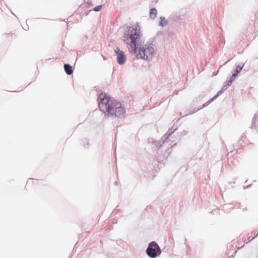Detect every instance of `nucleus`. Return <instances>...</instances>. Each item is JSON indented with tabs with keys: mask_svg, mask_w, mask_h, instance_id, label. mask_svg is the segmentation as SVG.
Instances as JSON below:
<instances>
[{
	"mask_svg": "<svg viewBox=\"0 0 258 258\" xmlns=\"http://www.w3.org/2000/svg\"><path fill=\"white\" fill-rule=\"evenodd\" d=\"M140 37V30L136 26L129 28L127 33L123 36V41L127 45L130 52L134 53L137 58L146 60L152 58L155 53L153 44L138 42Z\"/></svg>",
	"mask_w": 258,
	"mask_h": 258,
	"instance_id": "nucleus-1",
	"label": "nucleus"
},
{
	"mask_svg": "<svg viewBox=\"0 0 258 258\" xmlns=\"http://www.w3.org/2000/svg\"><path fill=\"white\" fill-rule=\"evenodd\" d=\"M99 107L105 115L108 116L119 117L123 115L125 112L120 102L105 94L101 98Z\"/></svg>",
	"mask_w": 258,
	"mask_h": 258,
	"instance_id": "nucleus-2",
	"label": "nucleus"
},
{
	"mask_svg": "<svg viewBox=\"0 0 258 258\" xmlns=\"http://www.w3.org/2000/svg\"><path fill=\"white\" fill-rule=\"evenodd\" d=\"M146 252L150 257H155L160 254L161 250L158 244L153 241L149 243Z\"/></svg>",
	"mask_w": 258,
	"mask_h": 258,
	"instance_id": "nucleus-3",
	"label": "nucleus"
},
{
	"mask_svg": "<svg viewBox=\"0 0 258 258\" xmlns=\"http://www.w3.org/2000/svg\"><path fill=\"white\" fill-rule=\"evenodd\" d=\"M114 52L117 56V62L120 64H123L126 59L124 52L117 47L114 49Z\"/></svg>",
	"mask_w": 258,
	"mask_h": 258,
	"instance_id": "nucleus-4",
	"label": "nucleus"
},
{
	"mask_svg": "<svg viewBox=\"0 0 258 258\" xmlns=\"http://www.w3.org/2000/svg\"><path fill=\"white\" fill-rule=\"evenodd\" d=\"M242 69V67H240L239 66H238L237 68H236V70L235 71V72L233 74L232 76H231L230 80L228 81L227 84L228 85H230L232 82L233 81V80L235 79L236 76L237 75V74L238 73H240V72L241 71Z\"/></svg>",
	"mask_w": 258,
	"mask_h": 258,
	"instance_id": "nucleus-5",
	"label": "nucleus"
},
{
	"mask_svg": "<svg viewBox=\"0 0 258 258\" xmlns=\"http://www.w3.org/2000/svg\"><path fill=\"white\" fill-rule=\"evenodd\" d=\"M64 69L66 73L68 75H70L73 72L72 66L69 64H65L64 66Z\"/></svg>",
	"mask_w": 258,
	"mask_h": 258,
	"instance_id": "nucleus-6",
	"label": "nucleus"
},
{
	"mask_svg": "<svg viewBox=\"0 0 258 258\" xmlns=\"http://www.w3.org/2000/svg\"><path fill=\"white\" fill-rule=\"evenodd\" d=\"M157 11L155 8H152L150 12V16L152 19H154L157 16Z\"/></svg>",
	"mask_w": 258,
	"mask_h": 258,
	"instance_id": "nucleus-7",
	"label": "nucleus"
},
{
	"mask_svg": "<svg viewBox=\"0 0 258 258\" xmlns=\"http://www.w3.org/2000/svg\"><path fill=\"white\" fill-rule=\"evenodd\" d=\"M218 94L217 95H216V96H215L214 97H213L211 99L209 100L208 101H207L206 103H205L203 106V107H204L207 105H208L211 102H212V101H213L215 99H216L217 98V97L218 96Z\"/></svg>",
	"mask_w": 258,
	"mask_h": 258,
	"instance_id": "nucleus-8",
	"label": "nucleus"
},
{
	"mask_svg": "<svg viewBox=\"0 0 258 258\" xmlns=\"http://www.w3.org/2000/svg\"><path fill=\"white\" fill-rule=\"evenodd\" d=\"M167 24V21L164 18L161 17L160 18V24L162 26H164Z\"/></svg>",
	"mask_w": 258,
	"mask_h": 258,
	"instance_id": "nucleus-9",
	"label": "nucleus"
},
{
	"mask_svg": "<svg viewBox=\"0 0 258 258\" xmlns=\"http://www.w3.org/2000/svg\"><path fill=\"white\" fill-rule=\"evenodd\" d=\"M101 8H102V6H101V5L95 7L94 8V10L96 12H98L101 10Z\"/></svg>",
	"mask_w": 258,
	"mask_h": 258,
	"instance_id": "nucleus-10",
	"label": "nucleus"
}]
</instances>
